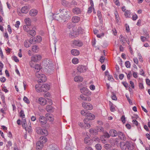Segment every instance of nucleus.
Returning <instances> with one entry per match:
<instances>
[{
  "instance_id": "f257e3e1",
  "label": "nucleus",
  "mask_w": 150,
  "mask_h": 150,
  "mask_svg": "<svg viewBox=\"0 0 150 150\" xmlns=\"http://www.w3.org/2000/svg\"><path fill=\"white\" fill-rule=\"evenodd\" d=\"M64 11V9H63L62 10L61 9L59 10L60 13L62 14L64 13V12L63 15H61V16H59L62 19H69L71 17V16L69 15H70V12L68 11Z\"/></svg>"
},
{
  "instance_id": "f03ea898",
  "label": "nucleus",
  "mask_w": 150,
  "mask_h": 150,
  "mask_svg": "<svg viewBox=\"0 0 150 150\" xmlns=\"http://www.w3.org/2000/svg\"><path fill=\"white\" fill-rule=\"evenodd\" d=\"M43 63L46 67V68L48 71H50L53 70L54 67L53 64L49 60H47L46 61H44Z\"/></svg>"
},
{
  "instance_id": "7ed1b4c3",
  "label": "nucleus",
  "mask_w": 150,
  "mask_h": 150,
  "mask_svg": "<svg viewBox=\"0 0 150 150\" xmlns=\"http://www.w3.org/2000/svg\"><path fill=\"white\" fill-rule=\"evenodd\" d=\"M37 132L41 135L47 136L48 134V132L46 129H42L40 127H37L36 129Z\"/></svg>"
},
{
  "instance_id": "20e7f679",
  "label": "nucleus",
  "mask_w": 150,
  "mask_h": 150,
  "mask_svg": "<svg viewBox=\"0 0 150 150\" xmlns=\"http://www.w3.org/2000/svg\"><path fill=\"white\" fill-rule=\"evenodd\" d=\"M42 59V56L40 54H35L31 58V59L32 61L34 62H38Z\"/></svg>"
},
{
  "instance_id": "39448f33",
  "label": "nucleus",
  "mask_w": 150,
  "mask_h": 150,
  "mask_svg": "<svg viewBox=\"0 0 150 150\" xmlns=\"http://www.w3.org/2000/svg\"><path fill=\"white\" fill-rule=\"evenodd\" d=\"M82 104L83 107L86 110H91L93 108V106L90 103L83 102Z\"/></svg>"
},
{
  "instance_id": "423d86ee",
  "label": "nucleus",
  "mask_w": 150,
  "mask_h": 150,
  "mask_svg": "<svg viewBox=\"0 0 150 150\" xmlns=\"http://www.w3.org/2000/svg\"><path fill=\"white\" fill-rule=\"evenodd\" d=\"M81 92L86 96L90 95L91 92L87 88L83 87L81 88Z\"/></svg>"
},
{
  "instance_id": "0eeeda50",
  "label": "nucleus",
  "mask_w": 150,
  "mask_h": 150,
  "mask_svg": "<svg viewBox=\"0 0 150 150\" xmlns=\"http://www.w3.org/2000/svg\"><path fill=\"white\" fill-rule=\"evenodd\" d=\"M72 44L74 46L79 47H81L83 45V42L79 40H74Z\"/></svg>"
},
{
  "instance_id": "6e6552de",
  "label": "nucleus",
  "mask_w": 150,
  "mask_h": 150,
  "mask_svg": "<svg viewBox=\"0 0 150 150\" xmlns=\"http://www.w3.org/2000/svg\"><path fill=\"white\" fill-rule=\"evenodd\" d=\"M77 69L78 72L80 73L84 72L86 71L87 68L85 66L79 65L77 67Z\"/></svg>"
},
{
  "instance_id": "1a4fd4ad",
  "label": "nucleus",
  "mask_w": 150,
  "mask_h": 150,
  "mask_svg": "<svg viewBox=\"0 0 150 150\" xmlns=\"http://www.w3.org/2000/svg\"><path fill=\"white\" fill-rule=\"evenodd\" d=\"M46 119L50 122H53L54 120V116L52 114L50 113H47L45 115Z\"/></svg>"
},
{
  "instance_id": "9d476101",
  "label": "nucleus",
  "mask_w": 150,
  "mask_h": 150,
  "mask_svg": "<svg viewBox=\"0 0 150 150\" xmlns=\"http://www.w3.org/2000/svg\"><path fill=\"white\" fill-rule=\"evenodd\" d=\"M30 6L29 5L22 7L21 9V12L24 13H27L30 8Z\"/></svg>"
},
{
  "instance_id": "9b49d317",
  "label": "nucleus",
  "mask_w": 150,
  "mask_h": 150,
  "mask_svg": "<svg viewBox=\"0 0 150 150\" xmlns=\"http://www.w3.org/2000/svg\"><path fill=\"white\" fill-rule=\"evenodd\" d=\"M38 102L40 105H44L47 103V100L43 97H40L38 98Z\"/></svg>"
},
{
  "instance_id": "f8f14e48",
  "label": "nucleus",
  "mask_w": 150,
  "mask_h": 150,
  "mask_svg": "<svg viewBox=\"0 0 150 150\" xmlns=\"http://www.w3.org/2000/svg\"><path fill=\"white\" fill-rule=\"evenodd\" d=\"M40 123L42 125H44L47 122V121L45 117L43 116H40L39 118Z\"/></svg>"
},
{
  "instance_id": "ddd939ff",
  "label": "nucleus",
  "mask_w": 150,
  "mask_h": 150,
  "mask_svg": "<svg viewBox=\"0 0 150 150\" xmlns=\"http://www.w3.org/2000/svg\"><path fill=\"white\" fill-rule=\"evenodd\" d=\"M42 92H46L50 89V85L47 84H44L42 85Z\"/></svg>"
},
{
  "instance_id": "4468645a",
  "label": "nucleus",
  "mask_w": 150,
  "mask_h": 150,
  "mask_svg": "<svg viewBox=\"0 0 150 150\" xmlns=\"http://www.w3.org/2000/svg\"><path fill=\"white\" fill-rule=\"evenodd\" d=\"M84 143L87 145H90L92 144V141L90 138V137L88 136H87V137L84 138Z\"/></svg>"
},
{
  "instance_id": "2eb2a0df",
  "label": "nucleus",
  "mask_w": 150,
  "mask_h": 150,
  "mask_svg": "<svg viewBox=\"0 0 150 150\" xmlns=\"http://www.w3.org/2000/svg\"><path fill=\"white\" fill-rule=\"evenodd\" d=\"M117 135L119 138L122 140H125L126 139L125 134L122 132H118Z\"/></svg>"
},
{
  "instance_id": "dca6fc26",
  "label": "nucleus",
  "mask_w": 150,
  "mask_h": 150,
  "mask_svg": "<svg viewBox=\"0 0 150 150\" xmlns=\"http://www.w3.org/2000/svg\"><path fill=\"white\" fill-rule=\"evenodd\" d=\"M126 145L127 149L128 150H132L134 148L133 145L129 142L126 141Z\"/></svg>"
},
{
  "instance_id": "f3484780",
  "label": "nucleus",
  "mask_w": 150,
  "mask_h": 150,
  "mask_svg": "<svg viewBox=\"0 0 150 150\" xmlns=\"http://www.w3.org/2000/svg\"><path fill=\"white\" fill-rule=\"evenodd\" d=\"M73 12L76 15L80 14L81 12V11L80 8L78 7H75L72 9Z\"/></svg>"
},
{
  "instance_id": "a211bd4d",
  "label": "nucleus",
  "mask_w": 150,
  "mask_h": 150,
  "mask_svg": "<svg viewBox=\"0 0 150 150\" xmlns=\"http://www.w3.org/2000/svg\"><path fill=\"white\" fill-rule=\"evenodd\" d=\"M36 147L37 150H40L43 147V144L39 141H38L36 143Z\"/></svg>"
},
{
  "instance_id": "6ab92c4d",
  "label": "nucleus",
  "mask_w": 150,
  "mask_h": 150,
  "mask_svg": "<svg viewBox=\"0 0 150 150\" xmlns=\"http://www.w3.org/2000/svg\"><path fill=\"white\" fill-rule=\"evenodd\" d=\"M80 20V18L78 16H73L72 18V21L74 23H78Z\"/></svg>"
},
{
  "instance_id": "aec40b11",
  "label": "nucleus",
  "mask_w": 150,
  "mask_h": 150,
  "mask_svg": "<svg viewBox=\"0 0 150 150\" xmlns=\"http://www.w3.org/2000/svg\"><path fill=\"white\" fill-rule=\"evenodd\" d=\"M71 53L72 55L75 56L78 55L79 54L80 52L76 49H73L71 50Z\"/></svg>"
},
{
  "instance_id": "412c9836",
  "label": "nucleus",
  "mask_w": 150,
  "mask_h": 150,
  "mask_svg": "<svg viewBox=\"0 0 150 150\" xmlns=\"http://www.w3.org/2000/svg\"><path fill=\"white\" fill-rule=\"evenodd\" d=\"M54 108L51 105H48L46 106V110L49 112H52L54 111Z\"/></svg>"
},
{
  "instance_id": "4be33fe9",
  "label": "nucleus",
  "mask_w": 150,
  "mask_h": 150,
  "mask_svg": "<svg viewBox=\"0 0 150 150\" xmlns=\"http://www.w3.org/2000/svg\"><path fill=\"white\" fill-rule=\"evenodd\" d=\"M37 10L35 9H32L29 12L30 15L31 16H35L37 15Z\"/></svg>"
},
{
  "instance_id": "5701e85b",
  "label": "nucleus",
  "mask_w": 150,
  "mask_h": 150,
  "mask_svg": "<svg viewBox=\"0 0 150 150\" xmlns=\"http://www.w3.org/2000/svg\"><path fill=\"white\" fill-rule=\"evenodd\" d=\"M126 145V142H120V146L122 150H125L127 149Z\"/></svg>"
},
{
  "instance_id": "b1692460",
  "label": "nucleus",
  "mask_w": 150,
  "mask_h": 150,
  "mask_svg": "<svg viewBox=\"0 0 150 150\" xmlns=\"http://www.w3.org/2000/svg\"><path fill=\"white\" fill-rule=\"evenodd\" d=\"M42 85L40 84H37L35 86V88L36 91L38 92H42Z\"/></svg>"
},
{
  "instance_id": "393cba45",
  "label": "nucleus",
  "mask_w": 150,
  "mask_h": 150,
  "mask_svg": "<svg viewBox=\"0 0 150 150\" xmlns=\"http://www.w3.org/2000/svg\"><path fill=\"white\" fill-rule=\"evenodd\" d=\"M87 118L88 120H93L95 118V115L91 113H88L86 115Z\"/></svg>"
},
{
  "instance_id": "a878e982",
  "label": "nucleus",
  "mask_w": 150,
  "mask_h": 150,
  "mask_svg": "<svg viewBox=\"0 0 150 150\" xmlns=\"http://www.w3.org/2000/svg\"><path fill=\"white\" fill-rule=\"evenodd\" d=\"M83 80V78L80 76H76L74 78V81L77 82H82Z\"/></svg>"
},
{
  "instance_id": "bb28decb",
  "label": "nucleus",
  "mask_w": 150,
  "mask_h": 150,
  "mask_svg": "<svg viewBox=\"0 0 150 150\" xmlns=\"http://www.w3.org/2000/svg\"><path fill=\"white\" fill-rule=\"evenodd\" d=\"M35 42V43H40L42 40V37L40 36L34 37Z\"/></svg>"
},
{
  "instance_id": "cd10ccee",
  "label": "nucleus",
  "mask_w": 150,
  "mask_h": 150,
  "mask_svg": "<svg viewBox=\"0 0 150 150\" xmlns=\"http://www.w3.org/2000/svg\"><path fill=\"white\" fill-rule=\"evenodd\" d=\"M109 133L110 135L113 137H115L118 134L117 131L115 129H113L111 130L110 131Z\"/></svg>"
},
{
  "instance_id": "c85d7f7f",
  "label": "nucleus",
  "mask_w": 150,
  "mask_h": 150,
  "mask_svg": "<svg viewBox=\"0 0 150 150\" xmlns=\"http://www.w3.org/2000/svg\"><path fill=\"white\" fill-rule=\"evenodd\" d=\"M80 98L83 100L84 101H90L91 100V98L89 97H86L84 96L83 94H81L80 96Z\"/></svg>"
},
{
  "instance_id": "c756f323",
  "label": "nucleus",
  "mask_w": 150,
  "mask_h": 150,
  "mask_svg": "<svg viewBox=\"0 0 150 150\" xmlns=\"http://www.w3.org/2000/svg\"><path fill=\"white\" fill-rule=\"evenodd\" d=\"M41 75L40 80L38 81L39 82H45L47 80L46 77L45 75L43 74H42Z\"/></svg>"
},
{
  "instance_id": "7c9ffc66",
  "label": "nucleus",
  "mask_w": 150,
  "mask_h": 150,
  "mask_svg": "<svg viewBox=\"0 0 150 150\" xmlns=\"http://www.w3.org/2000/svg\"><path fill=\"white\" fill-rule=\"evenodd\" d=\"M120 39L123 45L126 42L127 40H128L127 38L124 37L122 35H120Z\"/></svg>"
},
{
  "instance_id": "2f4dec72",
  "label": "nucleus",
  "mask_w": 150,
  "mask_h": 150,
  "mask_svg": "<svg viewBox=\"0 0 150 150\" xmlns=\"http://www.w3.org/2000/svg\"><path fill=\"white\" fill-rule=\"evenodd\" d=\"M39 47L36 45H34L32 46V50L34 52H38Z\"/></svg>"
},
{
  "instance_id": "473e14b6",
  "label": "nucleus",
  "mask_w": 150,
  "mask_h": 150,
  "mask_svg": "<svg viewBox=\"0 0 150 150\" xmlns=\"http://www.w3.org/2000/svg\"><path fill=\"white\" fill-rule=\"evenodd\" d=\"M40 140L39 141L40 142L42 143L43 144L45 143L47 141V139L45 137H41L40 138Z\"/></svg>"
},
{
  "instance_id": "72a5a7b5",
  "label": "nucleus",
  "mask_w": 150,
  "mask_h": 150,
  "mask_svg": "<svg viewBox=\"0 0 150 150\" xmlns=\"http://www.w3.org/2000/svg\"><path fill=\"white\" fill-rule=\"evenodd\" d=\"M90 133L94 135H97L98 134V131L96 129H91L90 130Z\"/></svg>"
},
{
  "instance_id": "f704fd0d",
  "label": "nucleus",
  "mask_w": 150,
  "mask_h": 150,
  "mask_svg": "<svg viewBox=\"0 0 150 150\" xmlns=\"http://www.w3.org/2000/svg\"><path fill=\"white\" fill-rule=\"evenodd\" d=\"M104 147L107 150H112V149L111 146L108 144H105L104 145Z\"/></svg>"
},
{
  "instance_id": "c9c22d12",
  "label": "nucleus",
  "mask_w": 150,
  "mask_h": 150,
  "mask_svg": "<svg viewBox=\"0 0 150 150\" xmlns=\"http://www.w3.org/2000/svg\"><path fill=\"white\" fill-rule=\"evenodd\" d=\"M30 35L34 36L36 35V31L34 30H30L28 33Z\"/></svg>"
},
{
  "instance_id": "e433bc0d",
  "label": "nucleus",
  "mask_w": 150,
  "mask_h": 150,
  "mask_svg": "<svg viewBox=\"0 0 150 150\" xmlns=\"http://www.w3.org/2000/svg\"><path fill=\"white\" fill-rule=\"evenodd\" d=\"M131 14L130 11L129 10H127L125 12L124 15L125 17L129 18L130 17Z\"/></svg>"
},
{
  "instance_id": "4c0bfd02",
  "label": "nucleus",
  "mask_w": 150,
  "mask_h": 150,
  "mask_svg": "<svg viewBox=\"0 0 150 150\" xmlns=\"http://www.w3.org/2000/svg\"><path fill=\"white\" fill-rule=\"evenodd\" d=\"M25 22L26 24V25H30L31 20L29 18H26L25 20Z\"/></svg>"
},
{
  "instance_id": "58836bf2",
  "label": "nucleus",
  "mask_w": 150,
  "mask_h": 150,
  "mask_svg": "<svg viewBox=\"0 0 150 150\" xmlns=\"http://www.w3.org/2000/svg\"><path fill=\"white\" fill-rule=\"evenodd\" d=\"M41 68L39 64H36L35 67V69L36 72H39Z\"/></svg>"
},
{
  "instance_id": "ea45409f",
  "label": "nucleus",
  "mask_w": 150,
  "mask_h": 150,
  "mask_svg": "<svg viewBox=\"0 0 150 150\" xmlns=\"http://www.w3.org/2000/svg\"><path fill=\"white\" fill-rule=\"evenodd\" d=\"M109 105L110 111L112 112H114L115 111V109L114 106L113 104L111 102H110Z\"/></svg>"
},
{
  "instance_id": "a19ab883",
  "label": "nucleus",
  "mask_w": 150,
  "mask_h": 150,
  "mask_svg": "<svg viewBox=\"0 0 150 150\" xmlns=\"http://www.w3.org/2000/svg\"><path fill=\"white\" fill-rule=\"evenodd\" d=\"M72 62L75 64H77L79 63V59L76 58H74L72 60Z\"/></svg>"
},
{
  "instance_id": "79ce46f5",
  "label": "nucleus",
  "mask_w": 150,
  "mask_h": 150,
  "mask_svg": "<svg viewBox=\"0 0 150 150\" xmlns=\"http://www.w3.org/2000/svg\"><path fill=\"white\" fill-rule=\"evenodd\" d=\"M64 4H63V5L64 6L69 7H71V2H69L68 1H65L64 2Z\"/></svg>"
},
{
  "instance_id": "37998d69",
  "label": "nucleus",
  "mask_w": 150,
  "mask_h": 150,
  "mask_svg": "<svg viewBox=\"0 0 150 150\" xmlns=\"http://www.w3.org/2000/svg\"><path fill=\"white\" fill-rule=\"evenodd\" d=\"M97 131L99 132H103L104 131V129L103 127H100V126H98L97 127Z\"/></svg>"
},
{
  "instance_id": "c03bdc74",
  "label": "nucleus",
  "mask_w": 150,
  "mask_h": 150,
  "mask_svg": "<svg viewBox=\"0 0 150 150\" xmlns=\"http://www.w3.org/2000/svg\"><path fill=\"white\" fill-rule=\"evenodd\" d=\"M23 100L24 102L27 104L30 103V101L29 99L25 96H24L23 98Z\"/></svg>"
},
{
  "instance_id": "a18cd8bd",
  "label": "nucleus",
  "mask_w": 150,
  "mask_h": 150,
  "mask_svg": "<svg viewBox=\"0 0 150 150\" xmlns=\"http://www.w3.org/2000/svg\"><path fill=\"white\" fill-rule=\"evenodd\" d=\"M24 46L26 48H28L30 47V44L28 43V40H26L24 42Z\"/></svg>"
},
{
  "instance_id": "49530a36",
  "label": "nucleus",
  "mask_w": 150,
  "mask_h": 150,
  "mask_svg": "<svg viewBox=\"0 0 150 150\" xmlns=\"http://www.w3.org/2000/svg\"><path fill=\"white\" fill-rule=\"evenodd\" d=\"M84 123H83L82 122H80L79 123V125L81 127L84 128H86V127L85 126V120H84Z\"/></svg>"
},
{
  "instance_id": "de8ad7c7",
  "label": "nucleus",
  "mask_w": 150,
  "mask_h": 150,
  "mask_svg": "<svg viewBox=\"0 0 150 150\" xmlns=\"http://www.w3.org/2000/svg\"><path fill=\"white\" fill-rule=\"evenodd\" d=\"M96 149L98 150H100L102 149V146L100 144H97L95 145Z\"/></svg>"
},
{
  "instance_id": "09e8293b",
  "label": "nucleus",
  "mask_w": 150,
  "mask_h": 150,
  "mask_svg": "<svg viewBox=\"0 0 150 150\" xmlns=\"http://www.w3.org/2000/svg\"><path fill=\"white\" fill-rule=\"evenodd\" d=\"M93 140L97 142H100V139L97 136L93 137Z\"/></svg>"
},
{
  "instance_id": "8fccbe9b",
  "label": "nucleus",
  "mask_w": 150,
  "mask_h": 150,
  "mask_svg": "<svg viewBox=\"0 0 150 150\" xmlns=\"http://www.w3.org/2000/svg\"><path fill=\"white\" fill-rule=\"evenodd\" d=\"M20 116L22 118H25V114L23 110H21L20 113Z\"/></svg>"
},
{
  "instance_id": "3c124183",
  "label": "nucleus",
  "mask_w": 150,
  "mask_h": 150,
  "mask_svg": "<svg viewBox=\"0 0 150 150\" xmlns=\"http://www.w3.org/2000/svg\"><path fill=\"white\" fill-rule=\"evenodd\" d=\"M29 25H24L23 26V29L27 33L28 32V31L30 30L29 28L28 27Z\"/></svg>"
},
{
  "instance_id": "603ef678",
  "label": "nucleus",
  "mask_w": 150,
  "mask_h": 150,
  "mask_svg": "<svg viewBox=\"0 0 150 150\" xmlns=\"http://www.w3.org/2000/svg\"><path fill=\"white\" fill-rule=\"evenodd\" d=\"M125 96L127 98V100H128L129 104L131 105H132V103L131 100L129 98V96L127 94H125Z\"/></svg>"
},
{
  "instance_id": "864d4df0",
  "label": "nucleus",
  "mask_w": 150,
  "mask_h": 150,
  "mask_svg": "<svg viewBox=\"0 0 150 150\" xmlns=\"http://www.w3.org/2000/svg\"><path fill=\"white\" fill-rule=\"evenodd\" d=\"M81 114L82 115L86 116L88 113L85 110H82L81 111Z\"/></svg>"
},
{
  "instance_id": "5fc2aeb1",
  "label": "nucleus",
  "mask_w": 150,
  "mask_h": 150,
  "mask_svg": "<svg viewBox=\"0 0 150 150\" xmlns=\"http://www.w3.org/2000/svg\"><path fill=\"white\" fill-rule=\"evenodd\" d=\"M115 4L117 6H120V3L119 0H113Z\"/></svg>"
},
{
  "instance_id": "6e6d98bb",
  "label": "nucleus",
  "mask_w": 150,
  "mask_h": 150,
  "mask_svg": "<svg viewBox=\"0 0 150 150\" xmlns=\"http://www.w3.org/2000/svg\"><path fill=\"white\" fill-rule=\"evenodd\" d=\"M125 66L127 68H129L130 67L131 65L129 61H126L125 63Z\"/></svg>"
},
{
  "instance_id": "4d7b16f0",
  "label": "nucleus",
  "mask_w": 150,
  "mask_h": 150,
  "mask_svg": "<svg viewBox=\"0 0 150 150\" xmlns=\"http://www.w3.org/2000/svg\"><path fill=\"white\" fill-rule=\"evenodd\" d=\"M30 44H35V42L34 37L33 38H30L29 41Z\"/></svg>"
},
{
  "instance_id": "13d9d810",
  "label": "nucleus",
  "mask_w": 150,
  "mask_h": 150,
  "mask_svg": "<svg viewBox=\"0 0 150 150\" xmlns=\"http://www.w3.org/2000/svg\"><path fill=\"white\" fill-rule=\"evenodd\" d=\"M0 95L1 96V99L3 101V103H5V97L4 94H3L1 93V94H0Z\"/></svg>"
},
{
  "instance_id": "bf43d9fd",
  "label": "nucleus",
  "mask_w": 150,
  "mask_h": 150,
  "mask_svg": "<svg viewBox=\"0 0 150 150\" xmlns=\"http://www.w3.org/2000/svg\"><path fill=\"white\" fill-rule=\"evenodd\" d=\"M103 136L105 138H109L110 137V135L107 132H105L104 133V134Z\"/></svg>"
},
{
  "instance_id": "052dcab7",
  "label": "nucleus",
  "mask_w": 150,
  "mask_h": 150,
  "mask_svg": "<svg viewBox=\"0 0 150 150\" xmlns=\"http://www.w3.org/2000/svg\"><path fill=\"white\" fill-rule=\"evenodd\" d=\"M27 129V131H28L29 133H30L32 132V128L31 126H29Z\"/></svg>"
},
{
  "instance_id": "680f3d73",
  "label": "nucleus",
  "mask_w": 150,
  "mask_h": 150,
  "mask_svg": "<svg viewBox=\"0 0 150 150\" xmlns=\"http://www.w3.org/2000/svg\"><path fill=\"white\" fill-rule=\"evenodd\" d=\"M126 31L127 32L129 33V25L127 24H125Z\"/></svg>"
},
{
  "instance_id": "e2e57ef3",
  "label": "nucleus",
  "mask_w": 150,
  "mask_h": 150,
  "mask_svg": "<svg viewBox=\"0 0 150 150\" xmlns=\"http://www.w3.org/2000/svg\"><path fill=\"white\" fill-rule=\"evenodd\" d=\"M105 59V58L104 57L101 56L100 57L99 61L102 63H103L104 62Z\"/></svg>"
},
{
  "instance_id": "0e129e2a",
  "label": "nucleus",
  "mask_w": 150,
  "mask_h": 150,
  "mask_svg": "<svg viewBox=\"0 0 150 150\" xmlns=\"http://www.w3.org/2000/svg\"><path fill=\"white\" fill-rule=\"evenodd\" d=\"M42 74H40L39 72H36L35 73V76L37 77L38 78L40 79L41 76H42Z\"/></svg>"
},
{
  "instance_id": "69168bd1",
  "label": "nucleus",
  "mask_w": 150,
  "mask_h": 150,
  "mask_svg": "<svg viewBox=\"0 0 150 150\" xmlns=\"http://www.w3.org/2000/svg\"><path fill=\"white\" fill-rule=\"evenodd\" d=\"M104 33H101L100 34H97V37L98 38H101L102 37L104 36Z\"/></svg>"
},
{
  "instance_id": "338daca9",
  "label": "nucleus",
  "mask_w": 150,
  "mask_h": 150,
  "mask_svg": "<svg viewBox=\"0 0 150 150\" xmlns=\"http://www.w3.org/2000/svg\"><path fill=\"white\" fill-rule=\"evenodd\" d=\"M20 22L19 21H17L16 22V24L15 25V27L16 28H18L19 27V25H20Z\"/></svg>"
},
{
  "instance_id": "774afa93",
  "label": "nucleus",
  "mask_w": 150,
  "mask_h": 150,
  "mask_svg": "<svg viewBox=\"0 0 150 150\" xmlns=\"http://www.w3.org/2000/svg\"><path fill=\"white\" fill-rule=\"evenodd\" d=\"M2 89L3 91H4L6 93H7L8 92V90L6 86H4L3 87Z\"/></svg>"
}]
</instances>
